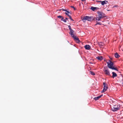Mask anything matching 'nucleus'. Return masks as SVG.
I'll return each mask as SVG.
<instances>
[{
	"instance_id": "19",
	"label": "nucleus",
	"mask_w": 123,
	"mask_h": 123,
	"mask_svg": "<svg viewBox=\"0 0 123 123\" xmlns=\"http://www.w3.org/2000/svg\"><path fill=\"white\" fill-rule=\"evenodd\" d=\"M68 16L69 17V18L72 20H73V19L72 18V17L70 15H68Z\"/></svg>"
},
{
	"instance_id": "25",
	"label": "nucleus",
	"mask_w": 123,
	"mask_h": 123,
	"mask_svg": "<svg viewBox=\"0 0 123 123\" xmlns=\"http://www.w3.org/2000/svg\"><path fill=\"white\" fill-rule=\"evenodd\" d=\"M97 1L98 2H101V1Z\"/></svg>"
},
{
	"instance_id": "22",
	"label": "nucleus",
	"mask_w": 123,
	"mask_h": 123,
	"mask_svg": "<svg viewBox=\"0 0 123 123\" xmlns=\"http://www.w3.org/2000/svg\"><path fill=\"white\" fill-rule=\"evenodd\" d=\"M71 7L72 8H73L74 9V10H75L76 9L75 8V7H74V6H71Z\"/></svg>"
},
{
	"instance_id": "7",
	"label": "nucleus",
	"mask_w": 123,
	"mask_h": 123,
	"mask_svg": "<svg viewBox=\"0 0 123 123\" xmlns=\"http://www.w3.org/2000/svg\"><path fill=\"white\" fill-rule=\"evenodd\" d=\"M103 85H104L103 89L102 91H101L102 93H103L106 91L108 88V86L107 84L104 82L103 83Z\"/></svg>"
},
{
	"instance_id": "14",
	"label": "nucleus",
	"mask_w": 123,
	"mask_h": 123,
	"mask_svg": "<svg viewBox=\"0 0 123 123\" xmlns=\"http://www.w3.org/2000/svg\"><path fill=\"white\" fill-rule=\"evenodd\" d=\"M100 98V96H98L97 97H95L94 98V100L96 101L98 100Z\"/></svg>"
},
{
	"instance_id": "20",
	"label": "nucleus",
	"mask_w": 123,
	"mask_h": 123,
	"mask_svg": "<svg viewBox=\"0 0 123 123\" xmlns=\"http://www.w3.org/2000/svg\"><path fill=\"white\" fill-rule=\"evenodd\" d=\"M62 21H64L65 22H67V20L65 19H64V18H63V19L62 20Z\"/></svg>"
},
{
	"instance_id": "3",
	"label": "nucleus",
	"mask_w": 123,
	"mask_h": 123,
	"mask_svg": "<svg viewBox=\"0 0 123 123\" xmlns=\"http://www.w3.org/2000/svg\"><path fill=\"white\" fill-rule=\"evenodd\" d=\"M70 32L69 34L71 35L72 37L74 39L77 41V43H78L80 42V40L79 39V38L75 36L73 33L74 32V31L72 29L70 30Z\"/></svg>"
},
{
	"instance_id": "2",
	"label": "nucleus",
	"mask_w": 123,
	"mask_h": 123,
	"mask_svg": "<svg viewBox=\"0 0 123 123\" xmlns=\"http://www.w3.org/2000/svg\"><path fill=\"white\" fill-rule=\"evenodd\" d=\"M107 66L110 69L113 70H115L118 71L117 68L113 66V63L110 60L109 61V62H107Z\"/></svg>"
},
{
	"instance_id": "26",
	"label": "nucleus",
	"mask_w": 123,
	"mask_h": 123,
	"mask_svg": "<svg viewBox=\"0 0 123 123\" xmlns=\"http://www.w3.org/2000/svg\"><path fill=\"white\" fill-rule=\"evenodd\" d=\"M103 96V95L101 94L99 96H100V98Z\"/></svg>"
},
{
	"instance_id": "28",
	"label": "nucleus",
	"mask_w": 123,
	"mask_h": 123,
	"mask_svg": "<svg viewBox=\"0 0 123 123\" xmlns=\"http://www.w3.org/2000/svg\"><path fill=\"white\" fill-rule=\"evenodd\" d=\"M107 11H110V10H107Z\"/></svg>"
},
{
	"instance_id": "21",
	"label": "nucleus",
	"mask_w": 123,
	"mask_h": 123,
	"mask_svg": "<svg viewBox=\"0 0 123 123\" xmlns=\"http://www.w3.org/2000/svg\"><path fill=\"white\" fill-rule=\"evenodd\" d=\"M68 26V28H69V30H71V29H71V26L70 25H69Z\"/></svg>"
},
{
	"instance_id": "29",
	"label": "nucleus",
	"mask_w": 123,
	"mask_h": 123,
	"mask_svg": "<svg viewBox=\"0 0 123 123\" xmlns=\"http://www.w3.org/2000/svg\"><path fill=\"white\" fill-rule=\"evenodd\" d=\"M93 0V1H94V0Z\"/></svg>"
},
{
	"instance_id": "11",
	"label": "nucleus",
	"mask_w": 123,
	"mask_h": 123,
	"mask_svg": "<svg viewBox=\"0 0 123 123\" xmlns=\"http://www.w3.org/2000/svg\"><path fill=\"white\" fill-rule=\"evenodd\" d=\"M112 77L113 78H114L115 77H116L117 76V75L116 74V73H115V72H113L112 73Z\"/></svg>"
},
{
	"instance_id": "27",
	"label": "nucleus",
	"mask_w": 123,
	"mask_h": 123,
	"mask_svg": "<svg viewBox=\"0 0 123 123\" xmlns=\"http://www.w3.org/2000/svg\"><path fill=\"white\" fill-rule=\"evenodd\" d=\"M68 18H65V19L67 20H68Z\"/></svg>"
},
{
	"instance_id": "17",
	"label": "nucleus",
	"mask_w": 123,
	"mask_h": 123,
	"mask_svg": "<svg viewBox=\"0 0 123 123\" xmlns=\"http://www.w3.org/2000/svg\"><path fill=\"white\" fill-rule=\"evenodd\" d=\"M98 21H96L97 22V23L95 24V25H97L98 24L99 25H101V23H100L99 22H98Z\"/></svg>"
},
{
	"instance_id": "24",
	"label": "nucleus",
	"mask_w": 123,
	"mask_h": 123,
	"mask_svg": "<svg viewBox=\"0 0 123 123\" xmlns=\"http://www.w3.org/2000/svg\"><path fill=\"white\" fill-rule=\"evenodd\" d=\"M118 7V6L117 5H116V6H114L113 7Z\"/></svg>"
},
{
	"instance_id": "13",
	"label": "nucleus",
	"mask_w": 123,
	"mask_h": 123,
	"mask_svg": "<svg viewBox=\"0 0 123 123\" xmlns=\"http://www.w3.org/2000/svg\"><path fill=\"white\" fill-rule=\"evenodd\" d=\"M115 57L116 58H118L120 56V55L117 53L115 54Z\"/></svg>"
},
{
	"instance_id": "6",
	"label": "nucleus",
	"mask_w": 123,
	"mask_h": 123,
	"mask_svg": "<svg viewBox=\"0 0 123 123\" xmlns=\"http://www.w3.org/2000/svg\"><path fill=\"white\" fill-rule=\"evenodd\" d=\"M104 73L105 74L109 76H110L109 71L107 67H105L104 69Z\"/></svg>"
},
{
	"instance_id": "16",
	"label": "nucleus",
	"mask_w": 123,
	"mask_h": 123,
	"mask_svg": "<svg viewBox=\"0 0 123 123\" xmlns=\"http://www.w3.org/2000/svg\"><path fill=\"white\" fill-rule=\"evenodd\" d=\"M90 74L92 75H95V73L92 71H90Z\"/></svg>"
},
{
	"instance_id": "4",
	"label": "nucleus",
	"mask_w": 123,
	"mask_h": 123,
	"mask_svg": "<svg viewBox=\"0 0 123 123\" xmlns=\"http://www.w3.org/2000/svg\"><path fill=\"white\" fill-rule=\"evenodd\" d=\"M93 20L92 17H90L89 16H85L83 18L82 20L84 22H85L86 20H87L89 21H91Z\"/></svg>"
},
{
	"instance_id": "18",
	"label": "nucleus",
	"mask_w": 123,
	"mask_h": 123,
	"mask_svg": "<svg viewBox=\"0 0 123 123\" xmlns=\"http://www.w3.org/2000/svg\"><path fill=\"white\" fill-rule=\"evenodd\" d=\"M62 10L63 11H66V12H67L68 13H69V12L68 11H67L66 10H65L64 9H62Z\"/></svg>"
},
{
	"instance_id": "9",
	"label": "nucleus",
	"mask_w": 123,
	"mask_h": 123,
	"mask_svg": "<svg viewBox=\"0 0 123 123\" xmlns=\"http://www.w3.org/2000/svg\"><path fill=\"white\" fill-rule=\"evenodd\" d=\"M99 8L97 7H92L91 8V9L93 11H95V10H97Z\"/></svg>"
},
{
	"instance_id": "15",
	"label": "nucleus",
	"mask_w": 123,
	"mask_h": 123,
	"mask_svg": "<svg viewBox=\"0 0 123 123\" xmlns=\"http://www.w3.org/2000/svg\"><path fill=\"white\" fill-rule=\"evenodd\" d=\"M57 18H62V19H61V20H62L63 19V17L62 16H61L59 15V16H57Z\"/></svg>"
},
{
	"instance_id": "12",
	"label": "nucleus",
	"mask_w": 123,
	"mask_h": 123,
	"mask_svg": "<svg viewBox=\"0 0 123 123\" xmlns=\"http://www.w3.org/2000/svg\"><path fill=\"white\" fill-rule=\"evenodd\" d=\"M96 58L100 61H101L103 59V57L102 56H98L96 57Z\"/></svg>"
},
{
	"instance_id": "10",
	"label": "nucleus",
	"mask_w": 123,
	"mask_h": 123,
	"mask_svg": "<svg viewBox=\"0 0 123 123\" xmlns=\"http://www.w3.org/2000/svg\"><path fill=\"white\" fill-rule=\"evenodd\" d=\"M108 1L106 0H104V1H102L101 4L103 5H104L105 4H106L108 3Z\"/></svg>"
},
{
	"instance_id": "5",
	"label": "nucleus",
	"mask_w": 123,
	"mask_h": 123,
	"mask_svg": "<svg viewBox=\"0 0 123 123\" xmlns=\"http://www.w3.org/2000/svg\"><path fill=\"white\" fill-rule=\"evenodd\" d=\"M120 105H114L112 107H111V110L113 111H115L118 110L120 109Z\"/></svg>"
},
{
	"instance_id": "1",
	"label": "nucleus",
	"mask_w": 123,
	"mask_h": 123,
	"mask_svg": "<svg viewBox=\"0 0 123 123\" xmlns=\"http://www.w3.org/2000/svg\"><path fill=\"white\" fill-rule=\"evenodd\" d=\"M97 13L98 15L96 17V21H98L100 20L101 19L104 17V14L103 13L99 12H97Z\"/></svg>"
},
{
	"instance_id": "8",
	"label": "nucleus",
	"mask_w": 123,
	"mask_h": 123,
	"mask_svg": "<svg viewBox=\"0 0 123 123\" xmlns=\"http://www.w3.org/2000/svg\"><path fill=\"white\" fill-rule=\"evenodd\" d=\"M85 49L87 50H89L91 48L90 46L88 45H86L84 46Z\"/></svg>"
},
{
	"instance_id": "23",
	"label": "nucleus",
	"mask_w": 123,
	"mask_h": 123,
	"mask_svg": "<svg viewBox=\"0 0 123 123\" xmlns=\"http://www.w3.org/2000/svg\"><path fill=\"white\" fill-rule=\"evenodd\" d=\"M68 13L67 12H65V14L67 15L68 16V15H69L68 14V13Z\"/></svg>"
}]
</instances>
